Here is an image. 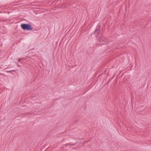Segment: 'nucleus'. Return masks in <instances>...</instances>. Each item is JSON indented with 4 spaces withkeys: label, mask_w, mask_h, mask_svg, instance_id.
I'll return each mask as SVG.
<instances>
[{
    "label": "nucleus",
    "mask_w": 151,
    "mask_h": 151,
    "mask_svg": "<svg viewBox=\"0 0 151 151\" xmlns=\"http://www.w3.org/2000/svg\"><path fill=\"white\" fill-rule=\"evenodd\" d=\"M22 29L27 30H31L32 29L31 26L28 24H22L21 25Z\"/></svg>",
    "instance_id": "nucleus-1"
},
{
    "label": "nucleus",
    "mask_w": 151,
    "mask_h": 151,
    "mask_svg": "<svg viewBox=\"0 0 151 151\" xmlns=\"http://www.w3.org/2000/svg\"><path fill=\"white\" fill-rule=\"evenodd\" d=\"M100 26H99L97 27L95 31V33L96 34H97V35H96V36L98 35H99V32L100 29Z\"/></svg>",
    "instance_id": "nucleus-2"
},
{
    "label": "nucleus",
    "mask_w": 151,
    "mask_h": 151,
    "mask_svg": "<svg viewBox=\"0 0 151 151\" xmlns=\"http://www.w3.org/2000/svg\"><path fill=\"white\" fill-rule=\"evenodd\" d=\"M99 41L100 42H102V41H103V40H102V39H101V38H100V39L99 40Z\"/></svg>",
    "instance_id": "nucleus-3"
},
{
    "label": "nucleus",
    "mask_w": 151,
    "mask_h": 151,
    "mask_svg": "<svg viewBox=\"0 0 151 151\" xmlns=\"http://www.w3.org/2000/svg\"><path fill=\"white\" fill-rule=\"evenodd\" d=\"M24 59V58H20L19 59L18 61L20 62L22 60Z\"/></svg>",
    "instance_id": "nucleus-4"
}]
</instances>
